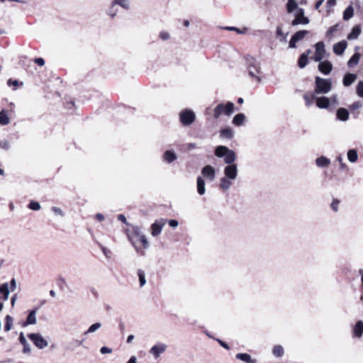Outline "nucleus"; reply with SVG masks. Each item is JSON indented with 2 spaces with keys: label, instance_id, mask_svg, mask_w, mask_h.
I'll return each instance as SVG.
<instances>
[{
  "label": "nucleus",
  "instance_id": "obj_12",
  "mask_svg": "<svg viewBox=\"0 0 363 363\" xmlns=\"http://www.w3.org/2000/svg\"><path fill=\"white\" fill-rule=\"evenodd\" d=\"M363 335V321L358 320L352 329V336L353 338L359 339Z\"/></svg>",
  "mask_w": 363,
  "mask_h": 363
},
{
  "label": "nucleus",
  "instance_id": "obj_10",
  "mask_svg": "<svg viewBox=\"0 0 363 363\" xmlns=\"http://www.w3.org/2000/svg\"><path fill=\"white\" fill-rule=\"evenodd\" d=\"M167 349V345L162 342H159L153 345L149 352L152 354L155 359H157L160 355L164 353Z\"/></svg>",
  "mask_w": 363,
  "mask_h": 363
},
{
  "label": "nucleus",
  "instance_id": "obj_11",
  "mask_svg": "<svg viewBox=\"0 0 363 363\" xmlns=\"http://www.w3.org/2000/svg\"><path fill=\"white\" fill-rule=\"evenodd\" d=\"M167 220L164 218H160L158 220H156L152 225H151V234L152 236L156 237L159 235L162 230L164 227V225L166 224Z\"/></svg>",
  "mask_w": 363,
  "mask_h": 363
},
{
  "label": "nucleus",
  "instance_id": "obj_54",
  "mask_svg": "<svg viewBox=\"0 0 363 363\" xmlns=\"http://www.w3.org/2000/svg\"><path fill=\"white\" fill-rule=\"evenodd\" d=\"M160 37L161 39H162L163 40H168L170 38V35L168 32L167 31H162L160 32Z\"/></svg>",
  "mask_w": 363,
  "mask_h": 363
},
{
  "label": "nucleus",
  "instance_id": "obj_39",
  "mask_svg": "<svg viewBox=\"0 0 363 363\" xmlns=\"http://www.w3.org/2000/svg\"><path fill=\"white\" fill-rule=\"evenodd\" d=\"M138 276L139 277L140 287L144 286L146 284L145 274L142 269L138 270Z\"/></svg>",
  "mask_w": 363,
  "mask_h": 363
},
{
  "label": "nucleus",
  "instance_id": "obj_3",
  "mask_svg": "<svg viewBox=\"0 0 363 363\" xmlns=\"http://www.w3.org/2000/svg\"><path fill=\"white\" fill-rule=\"evenodd\" d=\"M332 89V80L330 79H324L320 77H316L315 79V89L316 94H325Z\"/></svg>",
  "mask_w": 363,
  "mask_h": 363
},
{
  "label": "nucleus",
  "instance_id": "obj_47",
  "mask_svg": "<svg viewBox=\"0 0 363 363\" xmlns=\"http://www.w3.org/2000/svg\"><path fill=\"white\" fill-rule=\"evenodd\" d=\"M337 26H338L337 25H335V26H331V27L328 30V31H327V33H326V36H327L328 38H330L332 37V35H333V33H334L335 31H336V30H337Z\"/></svg>",
  "mask_w": 363,
  "mask_h": 363
},
{
  "label": "nucleus",
  "instance_id": "obj_46",
  "mask_svg": "<svg viewBox=\"0 0 363 363\" xmlns=\"http://www.w3.org/2000/svg\"><path fill=\"white\" fill-rule=\"evenodd\" d=\"M118 13V9L116 8V6H113V4L112 3L111 8L108 10V15L111 16L112 18L116 16V15Z\"/></svg>",
  "mask_w": 363,
  "mask_h": 363
},
{
  "label": "nucleus",
  "instance_id": "obj_25",
  "mask_svg": "<svg viewBox=\"0 0 363 363\" xmlns=\"http://www.w3.org/2000/svg\"><path fill=\"white\" fill-rule=\"evenodd\" d=\"M19 341L23 345V352L25 354H28L30 352V346L28 343L26 337L23 335V333H21L19 336Z\"/></svg>",
  "mask_w": 363,
  "mask_h": 363
},
{
  "label": "nucleus",
  "instance_id": "obj_61",
  "mask_svg": "<svg viewBox=\"0 0 363 363\" xmlns=\"http://www.w3.org/2000/svg\"><path fill=\"white\" fill-rule=\"evenodd\" d=\"M297 42L298 41H296V40H294V38L293 37H291V38L289 41V48H296Z\"/></svg>",
  "mask_w": 363,
  "mask_h": 363
},
{
  "label": "nucleus",
  "instance_id": "obj_33",
  "mask_svg": "<svg viewBox=\"0 0 363 363\" xmlns=\"http://www.w3.org/2000/svg\"><path fill=\"white\" fill-rule=\"evenodd\" d=\"M112 3L113 6H120L124 9H128L130 8L129 0H114Z\"/></svg>",
  "mask_w": 363,
  "mask_h": 363
},
{
  "label": "nucleus",
  "instance_id": "obj_32",
  "mask_svg": "<svg viewBox=\"0 0 363 363\" xmlns=\"http://www.w3.org/2000/svg\"><path fill=\"white\" fill-rule=\"evenodd\" d=\"M277 37L279 39L281 42H286L288 33H284L282 30V28L280 26H277L276 31Z\"/></svg>",
  "mask_w": 363,
  "mask_h": 363
},
{
  "label": "nucleus",
  "instance_id": "obj_20",
  "mask_svg": "<svg viewBox=\"0 0 363 363\" xmlns=\"http://www.w3.org/2000/svg\"><path fill=\"white\" fill-rule=\"evenodd\" d=\"M357 79V75L352 73L346 74L342 79V83L345 86H350Z\"/></svg>",
  "mask_w": 363,
  "mask_h": 363
},
{
  "label": "nucleus",
  "instance_id": "obj_6",
  "mask_svg": "<svg viewBox=\"0 0 363 363\" xmlns=\"http://www.w3.org/2000/svg\"><path fill=\"white\" fill-rule=\"evenodd\" d=\"M247 65L249 74L252 77L257 79V81L259 82L260 78L258 77V74L259 73L260 67L259 63L255 58L251 57L247 59Z\"/></svg>",
  "mask_w": 363,
  "mask_h": 363
},
{
  "label": "nucleus",
  "instance_id": "obj_62",
  "mask_svg": "<svg viewBox=\"0 0 363 363\" xmlns=\"http://www.w3.org/2000/svg\"><path fill=\"white\" fill-rule=\"evenodd\" d=\"M169 225L172 228H177L178 226V225H179V223L176 220H169Z\"/></svg>",
  "mask_w": 363,
  "mask_h": 363
},
{
  "label": "nucleus",
  "instance_id": "obj_24",
  "mask_svg": "<svg viewBox=\"0 0 363 363\" xmlns=\"http://www.w3.org/2000/svg\"><path fill=\"white\" fill-rule=\"evenodd\" d=\"M197 191L199 195H203L206 192L205 181L201 177H199L196 180Z\"/></svg>",
  "mask_w": 363,
  "mask_h": 363
},
{
  "label": "nucleus",
  "instance_id": "obj_30",
  "mask_svg": "<svg viewBox=\"0 0 363 363\" xmlns=\"http://www.w3.org/2000/svg\"><path fill=\"white\" fill-rule=\"evenodd\" d=\"M0 294H3L4 301H6L9 298V289L7 283H4L0 286Z\"/></svg>",
  "mask_w": 363,
  "mask_h": 363
},
{
  "label": "nucleus",
  "instance_id": "obj_41",
  "mask_svg": "<svg viewBox=\"0 0 363 363\" xmlns=\"http://www.w3.org/2000/svg\"><path fill=\"white\" fill-rule=\"evenodd\" d=\"M298 5L295 0H288L286 4V9L289 13H291L294 9L297 8Z\"/></svg>",
  "mask_w": 363,
  "mask_h": 363
},
{
  "label": "nucleus",
  "instance_id": "obj_17",
  "mask_svg": "<svg viewBox=\"0 0 363 363\" xmlns=\"http://www.w3.org/2000/svg\"><path fill=\"white\" fill-rule=\"evenodd\" d=\"M37 308L29 311L26 322L23 323L24 326L29 325H35L37 322L36 320Z\"/></svg>",
  "mask_w": 363,
  "mask_h": 363
},
{
  "label": "nucleus",
  "instance_id": "obj_9",
  "mask_svg": "<svg viewBox=\"0 0 363 363\" xmlns=\"http://www.w3.org/2000/svg\"><path fill=\"white\" fill-rule=\"evenodd\" d=\"M309 22L308 18L304 16V10L302 8H298L295 14V18L291 22V25L293 26L300 24L307 25Z\"/></svg>",
  "mask_w": 363,
  "mask_h": 363
},
{
  "label": "nucleus",
  "instance_id": "obj_43",
  "mask_svg": "<svg viewBox=\"0 0 363 363\" xmlns=\"http://www.w3.org/2000/svg\"><path fill=\"white\" fill-rule=\"evenodd\" d=\"M356 92L359 97L363 98V81H359L357 84Z\"/></svg>",
  "mask_w": 363,
  "mask_h": 363
},
{
  "label": "nucleus",
  "instance_id": "obj_50",
  "mask_svg": "<svg viewBox=\"0 0 363 363\" xmlns=\"http://www.w3.org/2000/svg\"><path fill=\"white\" fill-rule=\"evenodd\" d=\"M362 106V104L360 101H356L350 106V108L351 110H356V109L360 108Z\"/></svg>",
  "mask_w": 363,
  "mask_h": 363
},
{
  "label": "nucleus",
  "instance_id": "obj_35",
  "mask_svg": "<svg viewBox=\"0 0 363 363\" xmlns=\"http://www.w3.org/2000/svg\"><path fill=\"white\" fill-rule=\"evenodd\" d=\"M101 323L98 322L92 324L86 331L84 332V335H87L89 333H93L101 328Z\"/></svg>",
  "mask_w": 363,
  "mask_h": 363
},
{
  "label": "nucleus",
  "instance_id": "obj_21",
  "mask_svg": "<svg viewBox=\"0 0 363 363\" xmlns=\"http://www.w3.org/2000/svg\"><path fill=\"white\" fill-rule=\"evenodd\" d=\"M315 94H316L314 91L312 93H306L303 95V99L307 107H310L313 104V102L315 101Z\"/></svg>",
  "mask_w": 363,
  "mask_h": 363
},
{
  "label": "nucleus",
  "instance_id": "obj_40",
  "mask_svg": "<svg viewBox=\"0 0 363 363\" xmlns=\"http://www.w3.org/2000/svg\"><path fill=\"white\" fill-rule=\"evenodd\" d=\"M273 354L276 357H280L284 354V348L281 345H275L273 348Z\"/></svg>",
  "mask_w": 363,
  "mask_h": 363
},
{
  "label": "nucleus",
  "instance_id": "obj_18",
  "mask_svg": "<svg viewBox=\"0 0 363 363\" xmlns=\"http://www.w3.org/2000/svg\"><path fill=\"white\" fill-rule=\"evenodd\" d=\"M349 111L345 108H339L337 110L336 116L337 119L341 121H347L349 119Z\"/></svg>",
  "mask_w": 363,
  "mask_h": 363
},
{
  "label": "nucleus",
  "instance_id": "obj_8",
  "mask_svg": "<svg viewBox=\"0 0 363 363\" xmlns=\"http://www.w3.org/2000/svg\"><path fill=\"white\" fill-rule=\"evenodd\" d=\"M315 52L312 59L315 62H320L326 57V50L325 44L323 41L318 42L315 45Z\"/></svg>",
  "mask_w": 363,
  "mask_h": 363
},
{
  "label": "nucleus",
  "instance_id": "obj_48",
  "mask_svg": "<svg viewBox=\"0 0 363 363\" xmlns=\"http://www.w3.org/2000/svg\"><path fill=\"white\" fill-rule=\"evenodd\" d=\"M100 247H101L104 255L106 256V257L110 258L111 256V254H112L111 251L101 245H100Z\"/></svg>",
  "mask_w": 363,
  "mask_h": 363
},
{
  "label": "nucleus",
  "instance_id": "obj_14",
  "mask_svg": "<svg viewBox=\"0 0 363 363\" xmlns=\"http://www.w3.org/2000/svg\"><path fill=\"white\" fill-rule=\"evenodd\" d=\"M201 174L204 177L208 179L210 181H213L215 178L216 171L211 165H206L202 169Z\"/></svg>",
  "mask_w": 363,
  "mask_h": 363
},
{
  "label": "nucleus",
  "instance_id": "obj_2",
  "mask_svg": "<svg viewBox=\"0 0 363 363\" xmlns=\"http://www.w3.org/2000/svg\"><path fill=\"white\" fill-rule=\"evenodd\" d=\"M215 155L220 158L223 157L224 162L227 165L235 164L236 154L233 150L229 149L226 146H217L215 149Z\"/></svg>",
  "mask_w": 363,
  "mask_h": 363
},
{
  "label": "nucleus",
  "instance_id": "obj_55",
  "mask_svg": "<svg viewBox=\"0 0 363 363\" xmlns=\"http://www.w3.org/2000/svg\"><path fill=\"white\" fill-rule=\"evenodd\" d=\"M133 234L140 240V236H144L145 235L142 234L140 230L138 227H136L133 229Z\"/></svg>",
  "mask_w": 363,
  "mask_h": 363
},
{
  "label": "nucleus",
  "instance_id": "obj_23",
  "mask_svg": "<svg viewBox=\"0 0 363 363\" xmlns=\"http://www.w3.org/2000/svg\"><path fill=\"white\" fill-rule=\"evenodd\" d=\"M235 357L245 363H256V360L252 359L251 356L247 353H238Z\"/></svg>",
  "mask_w": 363,
  "mask_h": 363
},
{
  "label": "nucleus",
  "instance_id": "obj_44",
  "mask_svg": "<svg viewBox=\"0 0 363 363\" xmlns=\"http://www.w3.org/2000/svg\"><path fill=\"white\" fill-rule=\"evenodd\" d=\"M28 208L33 211H38L40 208V205L38 202L31 201L28 205Z\"/></svg>",
  "mask_w": 363,
  "mask_h": 363
},
{
  "label": "nucleus",
  "instance_id": "obj_19",
  "mask_svg": "<svg viewBox=\"0 0 363 363\" xmlns=\"http://www.w3.org/2000/svg\"><path fill=\"white\" fill-rule=\"evenodd\" d=\"M177 159V155L172 150H166L163 154V160L167 163H172Z\"/></svg>",
  "mask_w": 363,
  "mask_h": 363
},
{
  "label": "nucleus",
  "instance_id": "obj_57",
  "mask_svg": "<svg viewBox=\"0 0 363 363\" xmlns=\"http://www.w3.org/2000/svg\"><path fill=\"white\" fill-rule=\"evenodd\" d=\"M329 99H330V104H333L335 106L338 104L337 95L332 96L330 98H329Z\"/></svg>",
  "mask_w": 363,
  "mask_h": 363
},
{
  "label": "nucleus",
  "instance_id": "obj_64",
  "mask_svg": "<svg viewBox=\"0 0 363 363\" xmlns=\"http://www.w3.org/2000/svg\"><path fill=\"white\" fill-rule=\"evenodd\" d=\"M118 219L124 223H127L126 218L124 215L120 214L118 216Z\"/></svg>",
  "mask_w": 363,
  "mask_h": 363
},
{
  "label": "nucleus",
  "instance_id": "obj_60",
  "mask_svg": "<svg viewBox=\"0 0 363 363\" xmlns=\"http://www.w3.org/2000/svg\"><path fill=\"white\" fill-rule=\"evenodd\" d=\"M10 288L11 291H14L16 289V281L14 278L11 280Z\"/></svg>",
  "mask_w": 363,
  "mask_h": 363
},
{
  "label": "nucleus",
  "instance_id": "obj_45",
  "mask_svg": "<svg viewBox=\"0 0 363 363\" xmlns=\"http://www.w3.org/2000/svg\"><path fill=\"white\" fill-rule=\"evenodd\" d=\"M339 204H340L339 200L333 199V202L330 204V207L335 212H337V211H338V209H339Z\"/></svg>",
  "mask_w": 363,
  "mask_h": 363
},
{
  "label": "nucleus",
  "instance_id": "obj_4",
  "mask_svg": "<svg viewBox=\"0 0 363 363\" xmlns=\"http://www.w3.org/2000/svg\"><path fill=\"white\" fill-rule=\"evenodd\" d=\"M234 104L228 102L225 105L219 104L213 111V116L215 118H218L222 114L230 116L234 111Z\"/></svg>",
  "mask_w": 363,
  "mask_h": 363
},
{
  "label": "nucleus",
  "instance_id": "obj_13",
  "mask_svg": "<svg viewBox=\"0 0 363 363\" xmlns=\"http://www.w3.org/2000/svg\"><path fill=\"white\" fill-rule=\"evenodd\" d=\"M333 69V65L328 60L320 61L318 65V70L323 74H329Z\"/></svg>",
  "mask_w": 363,
  "mask_h": 363
},
{
  "label": "nucleus",
  "instance_id": "obj_28",
  "mask_svg": "<svg viewBox=\"0 0 363 363\" xmlns=\"http://www.w3.org/2000/svg\"><path fill=\"white\" fill-rule=\"evenodd\" d=\"M359 59H360V54L359 53L357 52V53L354 54L350 57L349 61L347 62L348 67H353L356 66L359 63Z\"/></svg>",
  "mask_w": 363,
  "mask_h": 363
},
{
  "label": "nucleus",
  "instance_id": "obj_15",
  "mask_svg": "<svg viewBox=\"0 0 363 363\" xmlns=\"http://www.w3.org/2000/svg\"><path fill=\"white\" fill-rule=\"evenodd\" d=\"M347 47V43L345 40H342L333 45V52L337 55H341L344 53Z\"/></svg>",
  "mask_w": 363,
  "mask_h": 363
},
{
  "label": "nucleus",
  "instance_id": "obj_5",
  "mask_svg": "<svg viewBox=\"0 0 363 363\" xmlns=\"http://www.w3.org/2000/svg\"><path fill=\"white\" fill-rule=\"evenodd\" d=\"M179 120L184 126L191 125L196 120L195 113L189 109H184L179 113Z\"/></svg>",
  "mask_w": 363,
  "mask_h": 363
},
{
  "label": "nucleus",
  "instance_id": "obj_1",
  "mask_svg": "<svg viewBox=\"0 0 363 363\" xmlns=\"http://www.w3.org/2000/svg\"><path fill=\"white\" fill-rule=\"evenodd\" d=\"M224 176L220 179V188L223 191H228L233 185L238 175V164L226 165L223 170Z\"/></svg>",
  "mask_w": 363,
  "mask_h": 363
},
{
  "label": "nucleus",
  "instance_id": "obj_7",
  "mask_svg": "<svg viewBox=\"0 0 363 363\" xmlns=\"http://www.w3.org/2000/svg\"><path fill=\"white\" fill-rule=\"evenodd\" d=\"M28 337L39 349H44L48 345V341L39 333H30Z\"/></svg>",
  "mask_w": 363,
  "mask_h": 363
},
{
  "label": "nucleus",
  "instance_id": "obj_27",
  "mask_svg": "<svg viewBox=\"0 0 363 363\" xmlns=\"http://www.w3.org/2000/svg\"><path fill=\"white\" fill-rule=\"evenodd\" d=\"M361 33V28L359 26H354L352 31L347 35L349 40L357 39Z\"/></svg>",
  "mask_w": 363,
  "mask_h": 363
},
{
  "label": "nucleus",
  "instance_id": "obj_59",
  "mask_svg": "<svg viewBox=\"0 0 363 363\" xmlns=\"http://www.w3.org/2000/svg\"><path fill=\"white\" fill-rule=\"evenodd\" d=\"M34 62L40 66H43L45 65V60L41 57L35 58Z\"/></svg>",
  "mask_w": 363,
  "mask_h": 363
},
{
  "label": "nucleus",
  "instance_id": "obj_53",
  "mask_svg": "<svg viewBox=\"0 0 363 363\" xmlns=\"http://www.w3.org/2000/svg\"><path fill=\"white\" fill-rule=\"evenodd\" d=\"M52 211L55 214H56L57 216H60L61 217L64 216V213H63L62 209L58 207H52Z\"/></svg>",
  "mask_w": 363,
  "mask_h": 363
},
{
  "label": "nucleus",
  "instance_id": "obj_34",
  "mask_svg": "<svg viewBox=\"0 0 363 363\" xmlns=\"http://www.w3.org/2000/svg\"><path fill=\"white\" fill-rule=\"evenodd\" d=\"M347 159L350 162H355L358 159V155L355 150L351 149L347 152Z\"/></svg>",
  "mask_w": 363,
  "mask_h": 363
},
{
  "label": "nucleus",
  "instance_id": "obj_56",
  "mask_svg": "<svg viewBox=\"0 0 363 363\" xmlns=\"http://www.w3.org/2000/svg\"><path fill=\"white\" fill-rule=\"evenodd\" d=\"M337 160L340 162V169H344L345 167H346V164L345 162H343V159L341 156H338L337 157Z\"/></svg>",
  "mask_w": 363,
  "mask_h": 363
},
{
  "label": "nucleus",
  "instance_id": "obj_26",
  "mask_svg": "<svg viewBox=\"0 0 363 363\" xmlns=\"http://www.w3.org/2000/svg\"><path fill=\"white\" fill-rule=\"evenodd\" d=\"M234 132L232 128L227 127L220 130V135L221 138L226 139L233 138Z\"/></svg>",
  "mask_w": 363,
  "mask_h": 363
},
{
  "label": "nucleus",
  "instance_id": "obj_52",
  "mask_svg": "<svg viewBox=\"0 0 363 363\" xmlns=\"http://www.w3.org/2000/svg\"><path fill=\"white\" fill-rule=\"evenodd\" d=\"M139 240L143 244V246L144 248H147L149 247V242H148V240L146 238L145 235L140 236V239Z\"/></svg>",
  "mask_w": 363,
  "mask_h": 363
},
{
  "label": "nucleus",
  "instance_id": "obj_51",
  "mask_svg": "<svg viewBox=\"0 0 363 363\" xmlns=\"http://www.w3.org/2000/svg\"><path fill=\"white\" fill-rule=\"evenodd\" d=\"M112 351H113V350L111 348L106 347V346L101 347L100 349V352L102 354H111L112 352Z\"/></svg>",
  "mask_w": 363,
  "mask_h": 363
},
{
  "label": "nucleus",
  "instance_id": "obj_22",
  "mask_svg": "<svg viewBox=\"0 0 363 363\" xmlns=\"http://www.w3.org/2000/svg\"><path fill=\"white\" fill-rule=\"evenodd\" d=\"M330 164V160L325 156H321L315 160V164L319 167H326Z\"/></svg>",
  "mask_w": 363,
  "mask_h": 363
},
{
  "label": "nucleus",
  "instance_id": "obj_16",
  "mask_svg": "<svg viewBox=\"0 0 363 363\" xmlns=\"http://www.w3.org/2000/svg\"><path fill=\"white\" fill-rule=\"evenodd\" d=\"M315 103L319 108H327L330 105V99L325 96L316 97Z\"/></svg>",
  "mask_w": 363,
  "mask_h": 363
},
{
  "label": "nucleus",
  "instance_id": "obj_42",
  "mask_svg": "<svg viewBox=\"0 0 363 363\" xmlns=\"http://www.w3.org/2000/svg\"><path fill=\"white\" fill-rule=\"evenodd\" d=\"M307 33H308L307 30H299V31H297L292 37L296 41H299V40H302Z\"/></svg>",
  "mask_w": 363,
  "mask_h": 363
},
{
  "label": "nucleus",
  "instance_id": "obj_58",
  "mask_svg": "<svg viewBox=\"0 0 363 363\" xmlns=\"http://www.w3.org/2000/svg\"><path fill=\"white\" fill-rule=\"evenodd\" d=\"M7 84L9 86H17L18 85V82L17 80H13L11 79H10L7 81Z\"/></svg>",
  "mask_w": 363,
  "mask_h": 363
},
{
  "label": "nucleus",
  "instance_id": "obj_36",
  "mask_svg": "<svg viewBox=\"0 0 363 363\" xmlns=\"http://www.w3.org/2000/svg\"><path fill=\"white\" fill-rule=\"evenodd\" d=\"M354 10L351 6H349L343 13V19L347 21L353 16Z\"/></svg>",
  "mask_w": 363,
  "mask_h": 363
},
{
  "label": "nucleus",
  "instance_id": "obj_31",
  "mask_svg": "<svg viewBox=\"0 0 363 363\" xmlns=\"http://www.w3.org/2000/svg\"><path fill=\"white\" fill-rule=\"evenodd\" d=\"M10 123V119L5 110L0 112V124L2 125H7Z\"/></svg>",
  "mask_w": 363,
  "mask_h": 363
},
{
  "label": "nucleus",
  "instance_id": "obj_38",
  "mask_svg": "<svg viewBox=\"0 0 363 363\" xmlns=\"http://www.w3.org/2000/svg\"><path fill=\"white\" fill-rule=\"evenodd\" d=\"M5 320H6V323H5V325H4V330L6 332H8V331L11 330V329L12 328L13 318L11 315H7L5 318Z\"/></svg>",
  "mask_w": 363,
  "mask_h": 363
},
{
  "label": "nucleus",
  "instance_id": "obj_37",
  "mask_svg": "<svg viewBox=\"0 0 363 363\" xmlns=\"http://www.w3.org/2000/svg\"><path fill=\"white\" fill-rule=\"evenodd\" d=\"M308 61V58L306 57V55L301 54L298 60V67L301 69L304 68L307 65Z\"/></svg>",
  "mask_w": 363,
  "mask_h": 363
},
{
  "label": "nucleus",
  "instance_id": "obj_49",
  "mask_svg": "<svg viewBox=\"0 0 363 363\" xmlns=\"http://www.w3.org/2000/svg\"><path fill=\"white\" fill-rule=\"evenodd\" d=\"M0 147L1 149H4L5 150H8L10 149L11 147V145H10V143L9 141L7 140H4V141H1L0 142Z\"/></svg>",
  "mask_w": 363,
  "mask_h": 363
},
{
  "label": "nucleus",
  "instance_id": "obj_63",
  "mask_svg": "<svg viewBox=\"0 0 363 363\" xmlns=\"http://www.w3.org/2000/svg\"><path fill=\"white\" fill-rule=\"evenodd\" d=\"M196 148H197L196 143H188L187 144V149L188 150H191L196 149Z\"/></svg>",
  "mask_w": 363,
  "mask_h": 363
},
{
  "label": "nucleus",
  "instance_id": "obj_29",
  "mask_svg": "<svg viewBox=\"0 0 363 363\" xmlns=\"http://www.w3.org/2000/svg\"><path fill=\"white\" fill-rule=\"evenodd\" d=\"M245 116L243 113H238L235 115L233 119V123L235 125L240 126L245 121Z\"/></svg>",
  "mask_w": 363,
  "mask_h": 363
}]
</instances>
